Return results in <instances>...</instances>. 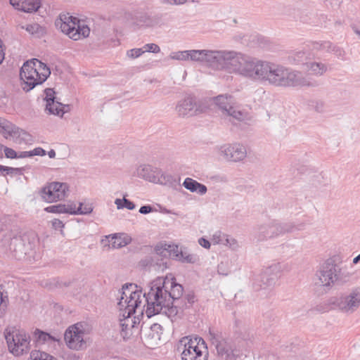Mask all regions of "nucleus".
<instances>
[{
	"instance_id": "obj_42",
	"label": "nucleus",
	"mask_w": 360,
	"mask_h": 360,
	"mask_svg": "<svg viewBox=\"0 0 360 360\" xmlns=\"http://www.w3.org/2000/svg\"><path fill=\"white\" fill-rule=\"evenodd\" d=\"M145 53L143 48H136L128 50L127 51V56L129 58L134 59L139 56H141L143 53Z\"/></svg>"
},
{
	"instance_id": "obj_4",
	"label": "nucleus",
	"mask_w": 360,
	"mask_h": 360,
	"mask_svg": "<svg viewBox=\"0 0 360 360\" xmlns=\"http://www.w3.org/2000/svg\"><path fill=\"white\" fill-rule=\"evenodd\" d=\"M132 176L146 181L176 188L180 185V178L163 171L161 168L148 163L137 165Z\"/></svg>"
},
{
	"instance_id": "obj_9",
	"label": "nucleus",
	"mask_w": 360,
	"mask_h": 360,
	"mask_svg": "<svg viewBox=\"0 0 360 360\" xmlns=\"http://www.w3.org/2000/svg\"><path fill=\"white\" fill-rule=\"evenodd\" d=\"M5 338L9 351L15 356H20L29 352L30 339L23 330L15 327H8L4 331Z\"/></svg>"
},
{
	"instance_id": "obj_33",
	"label": "nucleus",
	"mask_w": 360,
	"mask_h": 360,
	"mask_svg": "<svg viewBox=\"0 0 360 360\" xmlns=\"http://www.w3.org/2000/svg\"><path fill=\"white\" fill-rule=\"evenodd\" d=\"M40 6V0H24L22 6L18 10L25 13H32L37 11Z\"/></svg>"
},
{
	"instance_id": "obj_43",
	"label": "nucleus",
	"mask_w": 360,
	"mask_h": 360,
	"mask_svg": "<svg viewBox=\"0 0 360 360\" xmlns=\"http://www.w3.org/2000/svg\"><path fill=\"white\" fill-rule=\"evenodd\" d=\"M8 304L7 296H4L3 293L0 291V317L4 314Z\"/></svg>"
},
{
	"instance_id": "obj_38",
	"label": "nucleus",
	"mask_w": 360,
	"mask_h": 360,
	"mask_svg": "<svg viewBox=\"0 0 360 360\" xmlns=\"http://www.w3.org/2000/svg\"><path fill=\"white\" fill-rule=\"evenodd\" d=\"M94 206L92 203L79 202V207L77 209V214L86 215L93 212Z\"/></svg>"
},
{
	"instance_id": "obj_25",
	"label": "nucleus",
	"mask_w": 360,
	"mask_h": 360,
	"mask_svg": "<svg viewBox=\"0 0 360 360\" xmlns=\"http://www.w3.org/2000/svg\"><path fill=\"white\" fill-rule=\"evenodd\" d=\"M34 337L37 342L39 344H47L52 347H56L60 344V337L58 335H51L49 333L37 329L34 331Z\"/></svg>"
},
{
	"instance_id": "obj_30",
	"label": "nucleus",
	"mask_w": 360,
	"mask_h": 360,
	"mask_svg": "<svg viewBox=\"0 0 360 360\" xmlns=\"http://www.w3.org/2000/svg\"><path fill=\"white\" fill-rule=\"evenodd\" d=\"M278 227L281 235L286 233H292L295 231L302 230L304 227L303 224H296L292 221L280 223L278 222Z\"/></svg>"
},
{
	"instance_id": "obj_23",
	"label": "nucleus",
	"mask_w": 360,
	"mask_h": 360,
	"mask_svg": "<svg viewBox=\"0 0 360 360\" xmlns=\"http://www.w3.org/2000/svg\"><path fill=\"white\" fill-rule=\"evenodd\" d=\"M164 250L169 253V256L172 259L185 263H195L196 257L194 255L188 254L186 252L179 249L175 244H165Z\"/></svg>"
},
{
	"instance_id": "obj_53",
	"label": "nucleus",
	"mask_w": 360,
	"mask_h": 360,
	"mask_svg": "<svg viewBox=\"0 0 360 360\" xmlns=\"http://www.w3.org/2000/svg\"><path fill=\"white\" fill-rule=\"evenodd\" d=\"M198 243L203 248H206V249H209L210 248V245H211V240L209 241L207 240V239L204 238H200L199 240H198Z\"/></svg>"
},
{
	"instance_id": "obj_29",
	"label": "nucleus",
	"mask_w": 360,
	"mask_h": 360,
	"mask_svg": "<svg viewBox=\"0 0 360 360\" xmlns=\"http://www.w3.org/2000/svg\"><path fill=\"white\" fill-rule=\"evenodd\" d=\"M162 330L163 329L161 325L158 323H153L147 331L146 335L153 342V343L157 345L161 339Z\"/></svg>"
},
{
	"instance_id": "obj_56",
	"label": "nucleus",
	"mask_w": 360,
	"mask_h": 360,
	"mask_svg": "<svg viewBox=\"0 0 360 360\" xmlns=\"http://www.w3.org/2000/svg\"><path fill=\"white\" fill-rule=\"evenodd\" d=\"M10 4L15 8L19 9L22 6L24 0H9Z\"/></svg>"
},
{
	"instance_id": "obj_37",
	"label": "nucleus",
	"mask_w": 360,
	"mask_h": 360,
	"mask_svg": "<svg viewBox=\"0 0 360 360\" xmlns=\"http://www.w3.org/2000/svg\"><path fill=\"white\" fill-rule=\"evenodd\" d=\"M332 43L328 41H316L313 43V49L316 51L330 52Z\"/></svg>"
},
{
	"instance_id": "obj_50",
	"label": "nucleus",
	"mask_w": 360,
	"mask_h": 360,
	"mask_svg": "<svg viewBox=\"0 0 360 360\" xmlns=\"http://www.w3.org/2000/svg\"><path fill=\"white\" fill-rule=\"evenodd\" d=\"M31 151V156L39 155V156H44L46 155V151L40 147L35 148L34 150Z\"/></svg>"
},
{
	"instance_id": "obj_51",
	"label": "nucleus",
	"mask_w": 360,
	"mask_h": 360,
	"mask_svg": "<svg viewBox=\"0 0 360 360\" xmlns=\"http://www.w3.org/2000/svg\"><path fill=\"white\" fill-rule=\"evenodd\" d=\"M314 108L318 112H323L325 110L324 103L323 101H316Z\"/></svg>"
},
{
	"instance_id": "obj_20",
	"label": "nucleus",
	"mask_w": 360,
	"mask_h": 360,
	"mask_svg": "<svg viewBox=\"0 0 360 360\" xmlns=\"http://www.w3.org/2000/svg\"><path fill=\"white\" fill-rule=\"evenodd\" d=\"M46 110L50 114L62 117L69 110V105H63L60 102L55 101L54 91L51 89H46Z\"/></svg>"
},
{
	"instance_id": "obj_21",
	"label": "nucleus",
	"mask_w": 360,
	"mask_h": 360,
	"mask_svg": "<svg viewBox=\"0 0 360 360\" xmlns=\"http://www.w3.org/2000/svg\"><path fill=\"white\" fill-rule=\"evenodd\" d=\"M212 343L215 346L218 356L221 360L236 359L233 347L229 341L221 338H217L214 339Z\"/></svg>"
},
{
	"instance_id": "obj_52",
	"label": "nucleus",
	"mask_w": 360,
	"mask_h": 360,
	"mask_svg": "<svg viewBox=\"0 0 360 360\" xmlns=\"http://www.w3.org/2000/svg\"><path fill=\"white\" fill-rule=\"evenodd\" d=\"M51 223L53 228L55 229H62L64 227V224L60 219H55Z\"/></svg>"
},
{
	"instance_id": "obj_10",
	"label": "nucleus",
	"mask_w": 360,
	"mask_h": 360,
	"mask_svg": "<svg viewBox=\"0 0 360 360\" xmlns=\"http://www.w3.org/2000/svg\"><path fill=\"white\" fill-rule=\"evenodd\" d=\"M214 103L225 116L242 122L248 117V112L238 105L236 98L228 94H221L214 98Z\"/></svg>"
},
{
	"instance_id": "obj_63",
	"label": "nucleus",
	"mask_w": 360,
	"mask_h": 360,
	"mask_svg": "<svg viewBox=\"0 0 360 360\" xmlns=\"http://www.w3.org/2000/svg\"><path fill=\"white\" fill-rule=\"evenodd\" d=\"M316 178L317 179V180L319 181V180L321 179H323V176L321 174H319L317 175H316Z\"/></svg>"
},
{
	"instance_id": "obj_59",
	"label": "nucleus",
	"mask_w": 360,
	"mask_h": 360,
	"mask_svg": "<svg viewBox=\"0 0 360 360\" xmlns=\"http://www.w3.org/2000/svg\"><path fill=\"white\" fill-rule=\"evenodd\" d=\"M194 296L193 295H188L187 296L188 302L190 304H193L194 302Z\"/></svg>"
},
{
	"instance_id": "obj_39",
	"label": "nucleus",
	"mask_w": 360,
	"mask_h": 360,
	"mask_svg": "<svg viewBox=\"0 0 360 360\" xmlns=\"http://www.w3.org/2000/svg\"><path fill=\"white\" fill-rule=\"evenodd\" d=\"M226 235L220 231H215L210 238L211 243L213 245H223Z\"/></svg>"
},
{
	"instance_id": "obj_15",
	"label": "nucleus",
	"mask_w": 360,
	"mask_h": 360,
	"mask_svg": "<svg viewBox=\"0 0 360 360\" xmlns=\"http://www.w3.org/2000/svg\"><path fill=\"white\" fill-rule=\"evenodd\" d=\"M206 107L197 101L192 96H187L179 100L175 107L177 115L181 117H190L205 112Z\"/></svg>"
},
{
	"instance_id": "obj_35",
	"label": "nucleus",
	"mask_w": 360,
	"mask_h": 360,
	"mask_svg": "<svg viewBox=\"0 0 360 360\" xmlns=\"http://www.w3.org/2000/svg\"><path fill=\"white\" fill-rule=\"evenodd\" d=\"M292 60L295 64H302L304 65L306 62H309V54L305 51H297L292 56Z\"/></svg>"
},
{
	"instance_id": "obj_31",
	"label": "nucleus",
	"mask_w": 360,
	"mask_h": 360,
	"mask_svg": "<svg viewBox=\"0 0 360 360\" xmlns=\"http://www.w3.org/2000/svg\"><path fill=\"white\" fill-rule=\"evenodd\" d=\"M20 27L35 37H41L45 32L44 29L37 23L27 24L21 25Z\"/></svg>"
},
{
	"instance_id": "obj_28",
	"label": "nucleus",
	"mask_w": 360,
	"mask_h": 360,
	"mask_svg": "<svg viewBox=\"0 0 360 360\" xmlns=\"http://www.w3.org/2000/svg\"><path fill=\"white\" fill-rule=\"evenodd\" d=\"M182 185L188 191L192 193H197L201 195H205L207 191V188L205 185L200 184L190 177L186 178Z\"/></svg>"
},
{
	"instance_id": "obj_34",
	"label": "nucleus",
	"mask_w": 360,
	"mask_h": 360,
	"mask_svg": "<svg viewBox=\"0 0 360 360\" xmlns=\"http://www.w3.org/2000/svg\"><path fill=\"white\" fill-rule=\"evenodd\" d=\"M335 281H338L340 283H346L347 282L351 276L349 272L346 271L345 269H342L341 268L338 267L335 265Z\"/></svg>"
},
{
	"instance_id": "obj_27",
	"label": "nucleus",
	"mask_w": 360,
	"mask_h": 360,
	"mask_svg": "<svg viewBox=\"0 0 360 360\" xmlns=\"http://www.w3.org/2000/svg\"><path fill=\"white\" fill-rule=\"evenodd\" d=\"M107 238L109 239L110 245L114 249L121 248L131 242V237L124 233L109 235Z\"/></svg>"
},
{
	"instance_id": "obj_19",
	"label": "nucleus",
	"mask_w": 360,
	"mask_h": 360,
	"mask_svg": "<svg viewBox=\"0 0 360 360\" xmlns=\"http://www.w3.org/2000/svg\"><path fill=\"white\" fill-rule=\"evenodd\" d=\"M335 264L323 265L316 274L317 278L316 283L322 287L330 288L335 282Z\"/></svg>"
},
{
	"instance_id": "obj_58",
	"label": "nucleus",
	"mask_w": 360,
	"mask_h": 360,
	"mask_svg": "<svg viewBox=\"0 0 360 360\" xmlns=\"http://www.w3.org/2000/svg\"><path fill=\"white\" fill-rule=\"evenodd\" d=\"M115 205H117V208L118 210L120 209H122L124 207V201H123V199L121 200V199H119V198H117L115 201Z\"/></svg>"
},
{
	"instance_id": "obj_57",
	"label": "nucleus",
	"mask_w": 360,
	"mask_h": 360,
	"mask_svg": "<svg viewBox=\"0 0 360 360\" xmlns=\"http://www.w3.org/2000/svg\"><path fill=\"white\" fill-rule=\"evenodd\" d=\"M31 156V151H22L17 155V158H25Z\"/></svg>"
},
{
	"instance_id": "obj_49",
	"label": "nucleus",
	"mask_w": 360,
	"mask_h": 360,
	"mask_svg": "<svg viewBox=\"0 0 360 360\" xmlns=\"http://www.w3.org/2000/svg\"><path fill=\"white\" fill-rule=\"evenodd\" d=\"M4 174H11V175H15L18 174L20 173V169L18 168H13V167H9L4 166Z\"/></svg>"
},
{
	"instance_id": "obj_36",
	"label": "nucleus",
	"mask_w": 360,
	"mask_h": 360,
	"mask_svg": "<svg viewBox=\"0 0 360 360\" xmlns=\"http://www.w3.org/2000/svg\"><path fill=\"white\" fill-rule=\"evenodd\" d=\"M29 360H56L53 356L50 354L40 352V351H32L30 354Z\"/></svg>"
},
{
	"instance_id": "obj_60",
	"label": "nucleus",
	"mask_w": 360,
	"mask_h": 360,
	"mask_svg": "<svg viewBox=\"0 0 360 360\" xmlns=\"http://www.w3.org/2000/svg\"><path fill=\"white\" fill-rule=\"evenodd\" d=\"M48 155L50 158H54L56 157V152L54 150L51 149L48 152Z\"/></svg>"
},
{
	"instance_id": "obj_14",
	"label": "nucleus",
	"mask_w": 360,
	"mask_h": 360,
	"mask_svg": "<svg viewBox=\"0 0 360 360\" xmlns=\"http://www.w3.org/2000/svg\"><path fill=\"white\" fill-rule=\"evenodd\" d=\"M281 270L280 264H274L261 271L254 274L252 277L253 288L258 290L273 285L278 278Z\"/></svg>"
},
{
	"instance_id": "obj_7",
	"label": "nucleus",
	"mask_w": 360,
	"mask_h": 360,
	"mask_svg": "<svg viewBox=\"0 0 360 360\" xmlns=\"http://www.w3.org/2000/svg\"><path fill=\"white\" fill-rule=\"evenodd\" d=\"M55 25L63 33L75 41L86 38L90 34V28L85 22L70 13L60 14Z\"/></svg>"
},
{
	"instance_id": "obj_55",
	"label": "nucleus",
	"mask_w": 360,
	"mask_h": 360,
	"mask_svg": "<svg viewBox=\"0 0 360 360\" xmlns=\"http://www.w3.org/2000/svg\"><path fill=\"white\" fill-rule=\"evenodd\" d=\"M153 211V207L150 205H144L140 207L139 212L143 214H146Z\"/></svg>"
},
{
	"instance_id": "obj_46",
	"label": "nucleus",
	"mask_w": 360,
	"mask_h": 360,
	"mask_svg": "<svg viewBox=\"0 0 360 360\" xmlns=\"http://www.w3.org/2000/svg\"><path fill=\"white\" fill-rule=\"evenodd\" d=\"M330 52H333L338 58H343L345 56V51L342 49L337 47L335 46H332V49L330 50Z\"/></svg>"
},
{
	"instance_id": "obj_16",
	"label": "nucleus",
	"mask_w": 360,
	"mask_h": 360,
	"mask_svg": "<svg viewBox=\"0 0 360 360\" xmlns=\"http://www.w3.org/2000/svg\"><path fill=\"white\" fill-rule=\"evenodd\" d=\"M68 192L69 186L67 183L53 181L41 189V196L46 202H53L64 200Z\"/></svg>"
},
{
	"instance_id": "obj_47",
	"label": "nucleus",
	"mask_w": 360,
	"mask_h": 360,
	"mask_svg": "<svg viewBox=\"0 0 360 360\" xmlns=\"http://www.w3.org/2000/svg\"><path fill=\"white\" fill-rule=\"evenodd\" d=\"M4 151L6 158L11 159L17 158L18 153L13 149L4 147Z\"/></svg>"
},
{
	"instance_id": "obj_17",
	"label": "nucleus",
	"mask_w": 360,
	"mask_h": 360,
	"mask_svg": "<svg viewBox=\"0 0 360 360\" xmlns=\"http://www.w3.org/2000/svg\"><path fill=\"white\" fill-rule=\"evenodd\" d=\"M24 240L25 239L20 236L9 233L4 236L3 243L11 251L15 252V256L18 259H21L27 254L28 250V247L25 246Z\"/></svg>"
},
{
	"instance_id": "obj_5",
	"label": "nucleus",
	"mask_w": 360,
	"mask_h": 360,
	"mask_svg": "<svg viewBox=\"0 0 360 360\" xmlns=\"http://www.w3.org/2000/svg\"><path fill=\"white\" fill-rule=\"evenodd\" d=\"M50 74V69L38 59L33 58L25 62L20 72L22 89L30 91L37 85L44 82Z\"/></svg>"
},
{
	"instance_id": "obj_1",
	"label": "nucleus",
	"mask_w": 360,
	"mask_h": 360,
	"mask_svg": "<svg viewBox=\"0 0 360 360\" xmlns=\"http://www.w3.org/2000/svg\"><path fill=\"white\" fill-rule=\"evenodd\" d=\"M122 292L129 299L128 302L134 304L131 310L138 311L139 314L146 311L148 317L160 313L170 316L177 313L173 303L182 295L183 288L175 282L174 278L166 276L153 281L149 290L144 293L134 284L123 286Z\"/></svg>"
},
{
	"instance_id": "obj_12",
	"label": "nucleus",
	"mask_w": 360,
	"mask_h": 360,
	"mask_svg": "<svg viewBox=\"0 0 360 360\" xmlns=\"http://www.w3.org/2000/svg\"><path fill=\"white\" fill-rule=\"evenodd\" d=\"M215 151L219 158L226 162H239L247 157L246 147L237 142L218 146Z\"/></svg>"
},
{
	"instance_id": "obj_3",
	"label": "nucleus",
	"mask_w": 360,
	"mask_h": 360,
	"mask_svg": "<svg viewBox=\"0 0 360 360\" xmlns=\"http://www.w3.org/2000/svg\"><path fill=\"white\" fill-rule=\"evenodd\" d=\"M250 56L232 50H199L198 63L214 71L245 77Z\"/></svg>"
},
{
	"instance_id": "obj_62",
	"label": "nucleus",
	"mask_w": 360,
	"mask_h": 360,
	"mask_svg": "<svg viewBox=\"0 0 360 360\" xmlns=\"http://www.w3.org/2000/svg\"><path fill=\"white\" fill-rule=\"evenodd\" d=\"M360 261V259H359V257L356 256V257L354 258L353 259V263L354 264H357Z\"/></svg>"
},
{
	"instance_id": "obj_6",
	"label": "nucleus",
	"mask_w": 360,
	"mask_h": 360,
	"mask_svg": "<svg viewBox=\"0 0 360 360\" xmlns=\"http://www.w3.org/2000/svg\"><path fill=\"white\" fill-rule=\"evenodd\" d=\"M181 360H207L208 351L204 340L199 337L182 338L177 343Z\"/></svg>"
},
{
	"instance_id": "obj_22",
	"label": "nucleus",
	"mask_w": 360,
	"mask_h": 360,
	"mask_svg": "<svg viewBox=\"0 0 360 360\" xmlns=\"http://www.w3.org/2000/svg\"><path fill=\"white\" fill-rule=\"evenodd\" d=\"M281 236L278 221L274 219L260 225L257 231V239L265 240Z\"/></svg>"
},
{
	"instance_id": "obj_40",
	"label": "nucleus",
	"mask_w": 360,
	"mask_h": 360,
	"mask_svg": "<svg viewBox=\"0 0 360 360\" xmlns=\"http://www.w3.org/2000/svg\"><path fill=\"white\" fill-rule=\"evenodd\" d=\"M64 204L51 205L44 208V211L49 213L64 214Z\"/></svg>"
},
{
	"instance_id": "obj_11",
	"label": "nucleus",
	"mask_w": 360,
	"mask_h": 360,
	"mask_svg": "<svg viewBox=\"0 0 360 360\" xmlns=\"http://www.w3.org/2000/svg\"><path fill=\"white\" fill-rule=\"evenodd\" d=\"M89 330L85 324L77 323L69 326L65 332L64 340L68 348L79 350L86 347Z\"/></svg>"
},
{
	"instance_id": "obj_45",
	"label": "nucleus",
	"mask_w": 360,
	"mask_h": 360,
	"mask_svg": "<svg viewBox=\"0 0 360 360\" xmlns=\"http://www.w3.org/2000/svg\"><path fill=\"white\" fill-rule=\"evenodd\" d=\"M77 207H76V205L74 203L68 205L64 204V213L77 215Z\"/></svg>"
},
{
	"instance_id": "obj_13",
	"label": "nucleus",
	"mask_w": 360,
	"mask_h": 360,
	"mask_svg": "<svg viewBox=\"0 0 360 360\" xmlns=\"http://www.w3.org/2000/svg\"><path fill=\"white\" fill-rule=\"evenodd\" d=\"M331 304L345 313H352L360 307V288H353L331 300Z\"/></svg>"
},
{
	"instance_id": "obj_54",
	"label": "nucleus",
	"mask_w": 360,
	"mask_h": 360,
	"mask_svg": "<svg viewBox=\"0 0 360 360\" xmlns=\"http://www.w3.org/2000/svg\"><path fill=\"white\" fill-rule=\"evenodd\" d=\"M124 207H126L127 209L129 210H132L135 208V205L133 202L129 200L128 199L124 198Z\"/></svg>"
},
{
	"instance_id": "obj_41",
	"label": "nucleus",
	"mask_w": 360,
	"mask_h": 360,
	"mask_svg": "<svg viewBox=\"0 0 360 360\" xmlns=\"http://www.w3.org/2000/svg\"><path fill=\"white\" fill-rule=\"evenodd\" d=\"M223 245L227 246L233 250H236L239 248L238 242L227 235H226Z\"/></svg>"
},
{
	"instance_id": "obj_18",
	"label": "nucleus",
	"mask_w": 360,
	"mask_h": 360,
	"mask_svg": "<svg viewBox=\"0 0 360 360\" xmlns=\"http://www.w3.org/2000/svg\"><path fill=\"white\" fill-rule=\"evenodd\" d=\"M0 132L4 134L6 139H12L16 143H20V139L27 136L25 131L2 117H0Z\"/></svg>"
},
{
	"instance_id": "obj_24",
	"label": "nucleus",
	"mask_w": 360,
	"mask_h": 360,
	"mask_svg": "<svg viewBox=\"0 0 360 360\" xmlns=\"http://www.w3.org/2000/svg\"><path fill=\"white\" fill-rule=\"evenodd\" d=\"M199 50H186L172 52L169 57L172 60L179 61H193L198 63Z\"/></svg>"
},
{
	"instance_id": "obj_61",
	"label": "nucleus",
	"mask_w": 360,
	"mask_h": 360,
	"mask_svg": "<svg viewBox=\"0 0 360 360\" xmlns=\"http://www.w3.org/2000/svg\"><path fill=\"white\" fill-rule=\"evenodd\" d=\"M4 169V166L0 165V174L5 176Z\"/></svg>"
},
{
	"instance_id": "obj_8",
	"label": "nucleus",
	"mask_w": 360,
	"mask_h": 360,
	"mask_svg": "<svg viewBox=\"0 0 360 360\" xmlns=\"http://www.w3.org/2000/svg\"><path fill=\"white\" fill-rule=\"evenodd\" d=\"M128 300L129 299L122 292L117 303L120 311V335L124 340L129 338L132 335L134 328L139 323V319L136 316H132V314L138 313V311L131 310V308H134V304L128 302Z\"/></svg>"
},
{
	"instance_id": "obj_2",
	"label": "nucleus",
	"mask_w": 360,
	"mask_h": 360,
	"mask_svg": "<svg viewBox=\"0 0 360 360\" xmlns=\"http://www.w3.org/2000/svg\"><path fill=\"white\" fill-rule=\"evenodd\" d=\"M278 87L316 86V82L300 71L250 56L245 77Z\"/></svg>"
},
{
	"instance_id": "obj_32",
	"label": "nucleus",
	"mask_w": 360,
	"mask_h": 360,
	"mask_svg": "<svg viewBox=\"0 0 360 360\" xmlns=\"http://www.w3.org/2000/svg\"><path fill=\"white\" fill-rule=\"evenodd\" d=\"M233 266V261L231 259L226 258L221 261L217 266V272L222 276H228Z\"/></svg>"
},
{
	"instance_id": "obj_26",
	"label": "nucleus",
	"mask_w": 360,
	"mask_h": 360,
	"mask_svg": "<svg viewBox=\"0 0 360 360\" xmlns=\"http://www.w3.org/2000/svg\"><path fill=\"white\" fill-rule=\"evenodd\" d=\"M307 72L313 76L321 77L328 71V65L321 61H311L304 63Z\"/></svg>"
},
{
	"instance_id": "obj_48",
	"label": "nucleus",
	"mask_w": 360,
	"mask_h": 360,
	"mask_svg": "<svg viewBox=\"0 0 360 360\" xmlns=\"http://www.w3.org/2000/svg\"><path fill=\"white\" fill-rule=\"evenodd\" d=\"M188 0H161V2L164 4H167L170 6H179L182 5L187 2Z\"/></svg>"
},
{
	"instance_id": "obj_44",
	"label": "nucleus",
	"mask_w": 360,
	"mask_h": 360,
	"mask_svg": "<svg viewBox=\"0 0 360 360\" xmlns=\"http://www.w3.org/2000/svg\"><path fill=\"white\" fill-rule=\"evenodd\" d=\"M143 51L145 52H151L154 53H158L160 51V49L158 45L156 44L150 43V44H146L143 47Z\"/></svg>"
}]
</instances>
